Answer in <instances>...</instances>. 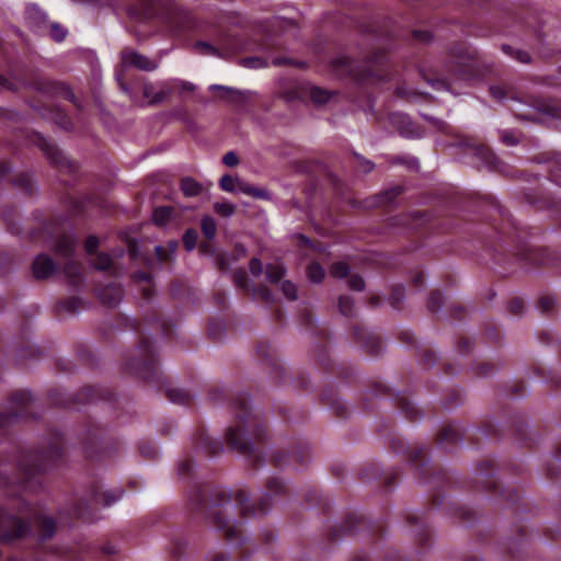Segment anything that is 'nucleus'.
I'll list each match as a JSON object with an SVG mask.
<instances>
[{"instance_id":"5701e85b","label":"nucleus","mask_w":561,"mask_h":561,"mask_svg":"<svg viewBox=\"0 0 561 561\" xmlns=\"http://www.w3.org/2000/svg\"><path fill=\"white\" fill-rule=\"evenodd\" d=\"M167 396L170 401L178 404H187L191 401L190 394L178 388H169Z\"/></svg>"},{"instance_id":"bb28decb","label":"nucleus","mask_w":561,"mask_h":561,"mask_svg":"<svg viewBox=\"0 0 561 561\" xmlns=\"http://www.w3.org/2000/svg\"><path fill=\"white\" fill-rule=\"evenodd\" d=\"M240 179L230 174H225L219 181V186L222 191L236 193Z\"/></svg>"},{"instance_id":"9d476101","label":"nucleus","mask_w":561,"mask_h":561,"mask_svg":"<svg viewBox=\"0 0 561 561\" xmlns=\"http://www.w3.org/2000/svg\"><path fill=\"white\" fill-rule=\"evenodd\" d=\"M57 271L56 263L46 254H38L33 262V274L37 279L51 276Z\"/></svg>"},{"instance_id":"4468645a","label":"nucleus","mask_w":561,"mask_h":561,"mask_svg":"<svg viewBox=\"0 0 561 561\" xmlns=\"http://www.w3.org/2000/svg\"><path fill=\"white\" fill-rule=\"evenodd\" d=\"M38 141L39 147L53 163H61L62 154L59 151V149L55 146V144H53L50 140L42 136L38 137Z\"/></svg>"},{"instance_id":"0e129e2a","label":"nucleus","mask_w":561,"mask_h":561,"mask_svg":"<svg viewBox=\"0 0 561 561\" xmlns=\"http://www.w3.org/2000/svg\"><path fill=\"white\" fill-rule=\"evenodd\" d=\"M256 352H257L259 356H260L262 359H265V358H268V357H270L267 346L260 345V346H257Z\"/></svg>"},{"instance_id":"5fc2aeb1","label":"nucleus","mask_w":561,"mask_h":561,"mask_svg":"<svg viewBox=\"0 0 561 561\" xmlns=\"http://www.w3.org/2000/svg\"><path fill=\"white\" fill-rule=\"evenodd\" d=\"M436 354L434 352H426L423 355V364L426 367H433L436 363Z\"/></svg>"},{"instance_id":"4c0bfd02","label":"nucleus","mask_w":561,"mask_h":561,"mask_svg":"<svg viewBox=\"0 0 561 561\" xmlns=\"http://www.w3.org/2000/svg\"><path fill=\"white\" fill-rule=\"evenodd\" d=\"M112 264V257L107 253H100L94 262V268L99 271L107 270Z\"/></svg>"},{"instance_id":"393cba45","label":"nucleus","mask_w":561,"mask_h":561,"mask_svg":"<svg viewBox=\"0 0 561 561\" xmlns=\"http://www.w3.org/2000/svg\"><path fill=\"white\" fill-rule=\"evenodd\" d=\"M307 275L310 282L319 284L323 280L325 272L319 263H311L308 266Z\"/></svg>"},{"instance_id":"2eb2a0df","label":"nucleus","mask_w":561,"mask_h":561,"mask_svg":"<svg viewBox=\"0 0 561 561\" xmlns=\"http://www.w3.org/2000/svg\"><path fill=\"white\" fill-rule=\"evenodd\" d=\"M26 20L32 27L39 26L47 22V14L36 4L26 8Z\"/></svg>"},{"instance_id":"f8f14e48","label":"nucleus","mask_w":561,"mask_h":561,"mask_svg":"<svg viewBox=\"0 0 561 561\" xmlns=\"http://www.w3.org/2000/svg\"><path fill=\"white\" fill-rule=\"evenodd\" d=\"M141 348L146 350L150 356V360H136L128 364L129 369L134 370L135 374L142 379H151L152 375L156 373V363L149 350V345H144Z\"/></svg>"},{"instance_id":"c03bdc74","label":"nucleus","mask_w":561,"mask_h":561,"mask_svg":"<svg viewBox=\"0 0 561 561\" xmlns=\"http://www.w3.org/2000/svg\"><path fill=\"white\" fill-rule=\"evenodd\" d=\"M556 304V299L552 296H543L539 299L538 307L542 311H548Z\"/></svg>"},{"instance_id":"864d4df0","label":"nucleus","mask_w":561,"mask_h":561,"mask_svg":"<svg viewBox=\"0 0 561 561\" xmlns=\"http://www.w3.org/2000/svg\"><path fill=\"white\" fill-rule=\"evenodd\" d=\"M405 288L403 286H398L394 288L392 294V305L399 304L404 298Z\"/></svg>"},{"instance_id":"58836bf2","label":"nucleus","mask_w":561,"mask_h":561,"mask_svg":"<svg viewBox=\"0 0 561 561\" xmlns=\"http://www.w3.org/2000/svg\"><path fill=\"white\" fill-rule=\"evenodd\" d=\"M240 65L245 68L259 69L266 65V62L257 57H249L240 60Z\"/></svg>"},{"instance_id":"412c9836","label":"nucleus","mask_w":561,"mask_h":561,"mask_svg":"<svg viewBox=\"0 0 561 561\" xmlns=\"http://www.w3.org/2000/svg\"><path fill=\"white\" fill-rule=\"evenodd\" d=\"M502 50L510 57L516 59L517 61L522 62V64H528L530 62V56L527 51H524V50H520V49H516V48H513L512 46L510 45H502Z\"/></svg>"},{"instance_id":"a878e982","label":"nucleus","mask_w":561,"mask_h":561,"mask_svg":"<svg viewBox=\"0 0 561 561\" xmlns=\"http://www.w3.org/2000/svg\"><path fill=\"white\" fill-rule=\"evenodd\" d=\"M123 494H124V492L122 490L107 492L102 497H100L99 495L95 494L94 502L101 503V504H103V506H111L112 504L117 502L119 499H122Z\"/></svg>"},{"instance_id":"09e8293b","label":"nucleus","mask_w":561,"mask_h":561,"mask_svg":"<svg viewBox=\"0 0 561 561\" xmlns=\"http://www.w3.org/2000/svg\"><path fill=\"white\" fill-rule=\"evenodd\" d=\"M238 162L239 159L233 151H229L222 157V163L227 167H234L238 164Z\"/></svg>"},{"instance_id":"e433bc0d","label":"nucleus","mask_w":561,"mask_h":561,"mask_svg":"<svg viewBox=\"0 0 561 561\" xmlns=\"http://www.w3.org/2000/svg\"><path fill=\"white\" fill-rule=\"evenodd\" d=\"M427 83L435 90H446L451 93H456L451 88V81L443 80L439 78L436 79H426Z\"/></svg>"},{"instance_id":"b1692460","label":"nucleus","mask_w":561,"mask_h":561,"mask_svg":"<svg viewBox=\"0 0 561 561\" xmlns=\"http://www.w3.org/2000/svg\"><path fill=\"white\" fill-rule=\"evenodd\" d=\"M172 215V208L169 207V206H161V207H157L154 210H153V215H152V219L153 221L159 225V226H163L168 222V220L170 219Z\"/></svg>"},{"instance_id":"4d7b16f0","label":"nucleus","mask_w":561,"mask_h":561,"mask_svg":"<svg viewBox=\"0 0 561 561\" xmlns=\"http://www.w3.org/2000/svg\"><path fill=\"white\" fill-rule=\"evenodd\" d=\"M66 274L69 276V277H80V274H79V270H78V266L75 264V263H70L67 267H66Z\"/></svg>"},{"instance_id":"49530a36","label":"nucleus","mask_w":561,"mask_h":561,"mask_svg":"<svg viewBox=\"0 0 561 561\" xmlns=\"http://www.w3.org/2000/svg\"><path fill=\"white\" fill-rule=\"evenodd\" d=\"M99 247V238L90 236L84 242V249L88 253H93Z\"/></svg>"},{"instance_id":"7ed1b4c3","label":"nucleus","mask_w":561,"mask_h":561,"mask_svg":"<svg viewBox=\"0 0 561 561\" xmlns=\"http://www.w3.org/2000/svg\"><path fill=\"white\" fill-rule=\"evenodd\" d=\"M59 456L60 449L54 447L50 448L49 453L31 451L21 456L19 459V472L21 477L16 479L19 495L23 496L27 492H35L41 488L37 474L46 472L53 467L47 463L48 459L51 457L58 458ZM12 483H15V481Z\"/></svg>"},{"instance_id":"a18cd8bd","label":"nucleus","mask_w":561,"mask_h":561,"mask_svg":"<svg viewBox=\"0 0 561 561\" xmlns=\"http://www.w3.org/2000/svg\"><path fill=\"white\" fill-rule=\"evenodd\" d=\"M394 162L399 163V164H408L409 168H413V169H419V167H420L419 160L414 157H411V158L397 157L394 159Z\"/></svg>"},{"instance_id":"338daca9","label":"nucleus","mask_w":561,"mask_h":561,"mask_svg":"<svg viewBox=\"0 0 561 561\" xmlns=\"http://www.w3.org/2000/svg\"><path fill=\"white\" fill-rule=\"evenodd\" d=\"M299 240L301 243L306 244V245H309V247H312V241L310 240V238L304 236V234H299Z\"/></svg>"},{"instance_id":"603ef678","label":"nucleus","mask_w":561,"mask_h":561,"mask_svg":"<svg viewBox=\"0 0 561 561\" xmlns=\"http://www.w3.org/2000/svg\"><path fill=\"white\" fill-rule=\"evenodd\" d=\"M60 94L64 95L65 99H67L68 101L75 103L76 102V95L73 93V91L66 84H60V91H59Z\"/></svg>"},{"instance_id":"c9c22d12","label":"nucleus","mask_w":561,"mask_h":561,"mask_svg":"<svg viewBox=\"0 0 561 561\" xmlns=\"http://www.w3.org/2000/svg\"><path fill=\"white\" fill-rule=\"evenodd\" d=\"M282 291L284 296L290 300H296L298 298V288L290 280H285L282 283Z\"/></svg>"},{"instance_id":"8fccbe9b","label":"nucleus","mask_w":561,"mask_h":561,"mask_svg":"<svg viewBox=\"0 0 561 561\" xmlns=\"http://www.w3.org/2000/svg\"><path fill=\"white\" fill-rule=\"evenodd\" d=\"M421 115L425 121L430 122L435 128H437L439 130H444L445 123L442 119H438V118L427 115V114H421Z\"/></svg>"},{"instance_id":"39448f33","label":"nucleus","mask_w":561,"mask_h":561,"mask_svg":"<svg viewBox=\"0 0 561 561\" xmlns=\"http://www.w3.org/2000/svg\"><path fill=\"white\" fill-rule=\"evenodd\" d=\"M30 534L31 526L28 523L0 508V541L10 542Z\"/></svg>"},{"instance_id":"de8ad7c7","label":"nucleus","mask_w":561,"mask_h":561,"mask_svg":"<svg viewBox=\"0 0 561 561\" xmlns=\"http://www.w3.org/2000/svg\"><path fill=\"white\" fill-rule=\"evenodd\" d=\"M194 468V465L191 461H184L179 465V474L182 479H185L192 469Z\"/></svg>"},{"instance_id":"774afa93","label":"nucleus","mask_w":561,"mask_h":561,"mask_svg":"<svg viewBox=\"0 0 561 561\" xmlns=\"http://www.w3.org/2000/svg\"><path fill=\"white\" fill-rule=\"evenodd\" d=\"M466 78V72L463 70L461 71H458L454 75L453 77V81H456V80H463Z\"/></svg>"},{"instance_id":"4be33fe9","label":"nucleus","mask_w":561,"mask_h":561,"mask_svg":"<svg viewBox=\"0 0 561 561\" xmlns=\"http://www.w3.org/2000/svg\"><path fill=\"white\" fill-rule=\"evenodd\" d=\"M444 307V294L439 290H434L431 293L427 300V308L433 312H439Z\"/></svg>"},{"instance_id":"bf43d9fd","label":"nucleus","mask_w":561,"mask_h":561,"mask_svg":"<svg viewBox=\"0 0 561 561\" xmlns=\"http://www.w3.org/2000/svg\"><path fill=\"white\" fill-rule=\"evenodd\" d=\"M30 399V396L28 393H24V392H21V393H15L13 397H12V401L13 402H21L23 404L26 405V401Z\"/></svg>"},{"instance_id":"79ce46f5","label":"nucleus","mask_w":561,"mask_h":561,"mask_svg":"<svg viewBox=\"0 0 561 561\" xmlns=\"http://www.w3.org/2000/svg\"><path fill=\"white\" fill-rule=\"evenodd\" d=\"M250 272L253 276H260L263 273V263L260 259L253 257L249 263Z\"/></svg>"},{"instance_id":"20e7f679","label":"nucleus","mask_w":561,"mask_h":561,"mask_svg":"<svg viewBox=\"0 0 561 561\" xmlns=\"http://www.w3.org/2000/svg\"><path fill=\"white\" fill-rule=\"evenodd\" d=\"M196 85L193 82L178 78H172L159 83V89L154 91L153 85H144V95L149 100L150 104H159L165 101L174 91L180 93L193 92Z\"/></svg>"},{"instance_id":"6e6d98bb","label":"nucleus","mask_w":561,"mask_h":561,"mask_svg":"<svg viewBox=\"0 0 561 561\" xmlns=\"http://www.w3.org/2000/svg\"><path fill=\"white\" fill-rule=\"evenodd\" d=\"M502 140L504 144L508 146H514L518 142V139L511 131L507 130L502 133Z\"/></svg>"},{"instance_id":"1a4fd4ad","label":"nucleus","mask_w":561,"mask_h":561,"mask_svg":"<svg viewBox=\"0 0 561 561\" xmlns=\"http://www.w3.org/2000/svg\"><path fill=\"white\" fill-rule=\"evenodd\" d=\"M194 49L199 55L228 58L241 50V47L232 44H226L221 49H219L208 42L201 41L194 44Z\"/></svg>"},{"instance_id":"0eeeda50","label":"nucleus","mask_w":561,"mask_h":561,"mask_svg":"<svg viewBox=\"0 0 561 561\" xmlns=\"http://www.w3.org/2000/svg\"><path fill=\"white\" fill-rule=\"evenodd\" d=\"M122 65L125 68H136L141 71H154L159 67L158 59H150L134 49H124L121 53Z\"/></svg>"},{"instance_id":"c756f323","label":"nucleus","mask_w":561,"mask_h":561,"mask_svg":"<svg viewBox=\"0 0 561 561\" xmlns=\"http://www.w3.org/2000/svg\"><path fill=\"white\" fill-rule=\"evenodd\" d=\"M339 309L343 316H345V317L352 316L353 310H354L353 299L348 296H341L339 299Z\"/></svg>"},{"instance_id":"473e14b6","label":"nucleus","mask_w":561,"mask_h":561,"mask_svg":"<svg viewBox=\"0 0 561 561\" xmlns=\"http://www.w3.org/2000/svg\"><path fill=\"white\" fill-rule=\"evenodd\" d=\"M68 34V31L58 23H51L49 27V35L56 42H62Z\"/></svg>"},{"instance_id":"37998d69","label":"nucleus","mask_w":561,"mask_h":561,"mask_svg":"<svg viewBox=\"0 0 561 561\" xmlns=\"http://www.w3.org/2000/svg\"><path fill=\"white\" fill-rule=\"evenodd\" d=\"M348 286L353 290L362 291L365 289V282L359 275H352L348 279Z\"/></svg>"},{"instance_id":"dca6fc26","label":"nucleus","mask_w":561,"mask_h":561,"mask_svg":"<svg viewBox=\"0 0 561 561\" xmlns=\"http://www.w3.org/2000/svg\"><path fill=\"white\" fill-rule=\"evenodd\" d=\"M236 193H242V194L253 196L255 198H262V199L270 198V192L267 190L252 186L241 180L239 181Z\"/></svg>"},{"instance_id":"ea45409f","label":"nucleus","mask_w":561,"mask_h":561,"mask_svg":"<svg viewBox=\"0 0 561 561\" xmlns=\"http://www.w3.org/2000/svg\"><path fill=\"white\" fill-rule=\"evenodd\" d=\"M354 157L356 158L357 162H358V165L359 168L368 173L370 171L374 170L375 168V163L368 159H366L365 157H363L362 154L357 153V152H353Z\"/></svg>"},{"instance_id":"f3484780","label":"nucleus","mask_w":561,"mask_h":561,"mask_svg":"<svg viewBox=\"0 0 561 561\" xmlns=\"http://www.w3.org/2000/svg\"><path fill=\"white\" fill-rule=\"evenodd\" d=\"M181 190L185 196L194 197L202 193V185L193 178L186 176L181 181Z\"/></svg>"},{"instance_id":"f704fd0d","label":"nucleus","mask_w":561,"mask_h":561,"mask_svg":"<svg viewBox=\"0 0 561 561\" xmlns=\"http://www.w3.org/2000/svg\"><path fill=\"white\" fill-rule=\"evenodd\" d=\"M350 272V267L344 262H336L331 266L330 274L335 278H344Z\"/></svg>"},{"instance_id":"f257e3e1","label":"nucleus","mask_w":561,"mask_h":561,"mask_svg":"<svg viewBox=\"0 0 561 561\" xmlns=\"http://www.w3.org/2000/svg\"><path fill=\"white\" fill-rule=\"evenodd\" d=\"M266 489L257 507H254L250 493L242 488L231 491L217 486L207 496L198 491L191 496L190 502L204 514L210 527L225 533L230 546L238 547L249 539V520L267 514L272 506V496L285 493L286 484L278 478H272Z\"/></svg>"},{"instance_id":"3c124183","label":"nucleus","mask_w":561,"mask_h":561,"mask_svg":"<svg viewBox=\"0 0 561 561\" xmlns=\"http://www.w3.org/2000/svg\"><path fill=\"white\" fill-rule=\"evenodd\" d=\"M490 93L497 101H503L505 99V91L500 85L490 87Z\"/></svg>"},{"instance_id":"c85d7f7f","label":"nucleus","mask_w":561,"mask_h":561,"mask_svg":"<svg viewBox=\"0 0 561 561\" xmlns=\"http://www.w3.org/2000/svg\"><path fill=\"white\" fill-rule=\"evenodd\" d=\"M198 240V232L195 229H187L183 236V244L186 251L191 252L195 249Z\"/></svg>"},{"instance_id":"6ab92c4d","label":"nucleus","mask_w":561,"mask_h":561,"mask_svg":"<svg viewBox=\"0 0 561 561\" xmlns=\"http://www.w3.org/2000/svg\"><path fill=\"white\" fill-rule=\"evenodd\" d=\"M201 228L207 239L213 240L215 238L217 232V224L213 217L204 216L201 220Z\"/></svg>"},{"instance_id":"6e6552de","label":"nucleus","mask_w":561,"mask_h":561,"mask_svg":"<svg viewBox=\"0 0 561 561\" xmlns=\"http://www.w3.org/2000/svg\"><path fill=\"white\" fill-rule=\"evenodd\" d=\"M391 124L398 129L399 134L405 138L416 139L422 137V133L413 124L411 118L403 113H392L389 116Z\"/></svg>"},{"instance_id":"a211bd4d","label":"nucleus","mask_w":561,"mask_h":561,"mask_svg":"<svg viewBox=\"0 0 561 561\" xmlns=\"http://www.w3.org/2000/svg\"><path fill=\"white\" fill-rule=\"evenodd\" d=\"M266 278L271 283H278L285 275L286 268L283 264L279 263H271L267 264L266 270Z\"/></svg>"},{"instance_id":"a19ab883","label":"nucleus","mask_w":561,"mask_h":561,"mask_svg":"<svg viewBox=\"0 0 561 561\" xmlns=\"http://www.w3.org/2000/svg\"><path fill=\"white\" fill-rule=\"evenodd\" d=\"M525 302L520 298H514L510 301L508 309L513 316H518L523 312Z\"/></svg>"},{"instance_id":"f03ea898","label":"nucleus","mask_w":561,"mask_h":561,"mask_svg":"<svg viewBox=\"0 0 561 561\" xmlns=\"http://www.w3.org/2000/svg\"><path fill=\"white\" fill-rule=\"evenodd\" d=\"M233 413L238 424L228 428L227 444L238 455L250 457L254 451V440L259 442L265 434L261 411L252 407L248 393H240L233 401Z\"/></svg>"},{"instance_id":"e2e57ef3","label":"nucleus","mask_w":561,"mask_h":561,"mask_svg":"<svg viewBox=\"0 0 561 561\" xmlns=\"http://www.w3.org/2000/svg\"><path fill=\"white\" fill-rule=\"evenodd\" d=\"M0 89L13 90L14 85L7 78L0 75Z\"/></svg>"},{"instance_id":"69168bd1","label":"nucleus","mask_w":561,"mask_h":561,"mask_svg":"<svg viewBox=\"0 0 561 561\" xmlns=\"http://www.w3.org/2000/svg\"><path fill=\"white\" fill-rule=\"evenodd\" d=\"M154 252H156L159 261L165 260L167 255L164 253V249L161 245H156L154 247Z\"/></svg>"},{"instance_id":"7c9ffc66","label":"nucleus","mask_w":561,"mask_h":561,"mask_svg":"<svg viewBox=\"0 0 561 561\" xmlns=\"http://www.w3.org/2000/svg\"><path fill=\"white\" fill-rule=\"evenodd\" d=\"M14 183L24 186L30 196L37 193V187L30 175L23 174L19 180H15Z\"/></svg>"},{"instance_id":"cd10ccee","label":"nucleus","mask_w":561,"mask_h":561,"mask_svg":"<svg viewBox=\"0 0 561 561\" xmlns=\"http://www.w3.org/2000/svg\"><path fill=\"white\" fill-rule=\"evenodd\" d=\"M43 533L39 536L41 541H45L55 535V522L51 517H44L42 520Z\"/></svg>"},{"instance_id":"423d86ee","label":"nucleus","mask_w":561,"mask_h":561,"mask_svg":"<svg viewBox=\"0 0 561 561\" xmlns=\"http://www.w3.org/2000/svg\"><path fill=\"white\" fill-rule=\"evenodd\" d=\"M271 460L278 467H291L295 470L305 468L311 460L309 445H299L293 450L284 454L282 450H273L270 455Z\"/></svg>"},{"instance_id":"2f4dec72","label":"nucleus","mask_w":561,"mask_h":561,"mask_svg":"<svg viewBox=\"0 0 561 561\" xmlns=\"http://www.w3.org/2000/svg\"><path fill=\"white\" fill-rule=\"evenodd\" d=\"M310 98L317 104H324L330 100L331 95L328 91L314 87L310 91Z\"/></svg>"},{"instance_id":"ddd939ff","label":"nucleus","mask_w":561,"mask_h":561,"mask_svg":"<svg viewBox=\"0 0 561 561\" xmlns=\"http://www.w3.org/2000/svg\"><path fill=\"white\" fill-rule=\"evenodd\" d=\"M76 247L75 234L70 231L69 233H65L55 247V251L65 256L70 257L73 254Z\"/></svg>"},{"instance_id":"680f3d73","label":"nucleus","mask_w":561,"mask_h":561,"mask_svg":"<svg viewBox=\"0 0 561 561\" xmlns=\"http://www.w3.org/2000/svg\"><path fill=\"white\" fill-rule=\"evenodd\" d=\"M208 558H209V561H228V557L224 552L210 554Z\"/></svg>"},{"instance_id":"72a5a7b5","label":"nucleus","mask_w":561,"mask_h":561,"mask_svg":"<svg viewBox=\"0 0 561 561\" xmlns=\"http://www.w3.org/2000/svg\"><path fill=\"white\" fill-rule=\"evenodd\" d=\"M214 208L217 214L222 217H231L236 211V206L232 203H215Z\"/></svg>"},{"instance_id":"13d9d810","label":"nucleus","mask_w":561,"mask_h":561,"mask_svg":"<svg viewBox=\"0 0 561 561\" xmlns=\"http://www.w3.org/2000/svg\"><path fill=\"white\" fill-rule=\"evenodd\" d=\"M414 37L422 42H428L432 38V35L427 31H415Z\"/></svg>"},{"instance_id":"aec40b11","label":"nucleus","mask_w":561,"mask_h":561,"mask_svg":"<svg viewBox=\"0 0 561 561\" xmlns=\"http://www.w3.org/2000/svg\"><path fill=\"white\" fill-rule=\"evenodd\" d=\"M203 447L207 449L208 455L214 457L219 455L224 450V445L219 438L205 437L203 440Z\"/></svg>"},{"instance_id":"052dcab7","label":"nucleus","mask_w":561,"mask_h":561,"mask_svg":"<svg viewBox=\"0 0 561 561\" xmlns=\"http://www.w3.org/2000/svg\"><path fill=\"white\" fill-rule=\"evenodd\" d=\"M401 191H402V190H401V187H399V186H398V187H394V188H392V190H390V191L386 192V194H385V198H386L387 201H389V202H390V201H392L396 196H398V195L401 193Z\"/></svg>"},{"instance_id":"9b49d317","label":"nucleus","mask_w":561,"mask_h":561,"mask_svg":"<svg viewBox=\"0 0 561 561\" xmlns=\"http://www.w3.org/2000/svg\"><path fill=\"white\" fill-rule=\"evenodd\" d=\"M98 296L104 306L112 308L121 302L123 290L116 284H108L98 289Z\"/></svg>"}]
</instances>
